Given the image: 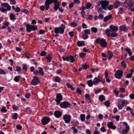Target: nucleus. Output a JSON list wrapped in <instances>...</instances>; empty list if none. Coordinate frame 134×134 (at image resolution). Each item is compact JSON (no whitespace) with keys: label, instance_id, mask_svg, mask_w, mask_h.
<instances>
[{"label":"nucleus","instance_id":"nucleus-1","mask_svg":"<svg viewBox=\"0 0 134 134\" xmlns=\"http://www.w3.org/2000/svg\"><path fill=\"white\" fill-rule=\"evenodd\" d=\"M95 42L97 44H100L102 47H105L107 46V42L104 38L99 37L96 40Z\"/></svg>","mask_w":134,"mask_h":134},{"label":"nucleus","instance_id":"nucleus-2","mask_svg":"<svg viewBox=\"0 0 134 134\" xmlns=\"http://www.w3.org/2000/svg\"><path fill=\"white\" fill-rule=\"evenodd\" d=\"M26 27V30L27 32L30 33L31 31H35L38 29L37 26L30 25L27 23L25 26Z\"/></svg>","mask_w":134,"mask_h":134},{"label":"nucleus","instance_id":"nucleus-3","mask_svg":"<svg viewBox=\"0 0 134 134\" xmlns=\"http://www.w3.org/2000/svg\"><path fill=\"white\" fill-rule=\"evenodd\" d=\"M40 82L39 78L37 76H34L33 77L31 84L32 85L35 86L38 85Z\"/></svg>","mask_w":134,"mask_h":134},{"label":"nucleus","instance_id":"nucleus-4","mask_svg":"<svg viewBox=\"0 0 134 134\" xmlns=\"http://www.w3.org/2000/svg\"><path fill=\"white\" fill-rule=\"evenodd\" d=\"M62 58L63 61L69 62L70 60V62L72 63L75 61L74 57L71 55H69V56H67L66 57L63 56L62 57Z\"/></svg>","mask_w":134,"mask_h":134},{"label":"nucleus","instance_id":"nucleus-5","mask_svg":"<svg viewBox=\"0 0 134 134\" xmlns=\"http://www.w3.org/2000/svg\"><path fill=\"white\" fill-rule=\"evenodd\" d=\"M57 1V0H46L45 1V10H48L49 8V5L53 3H55Z\"/></svg>","mask_w":134,"mask_h":134},{"label":"nucleus","instance_id":"nucleus-6","mask_svg":"<svg viewBox=\"0 0 134 134\" xmlns=\"http://www.w3.org/2000/svg\"><path fill=\"white\" fill-rule=\"evenodd\" d=\"M123 74V71L121 70H117L116 72L115 77L116 78L120 79L121 78Z\"/></svg>","mask_w":134,"mask_h":134},{"label":"nucleus","instance_id":"nucleus-7","mask_svg":"<svg viewBox=\"0 0 134 134\" xmlns=\"http://www.w3.org/2000/svg\"><path fill=\"white\" fill-rule=\"evenodd\" d=\"M55 33L56 34H58L59 33L60 34H63L64 31V30L62 27H55L54 28Z\"/></svg>","mask_w":134,"mask_h":134},{"label":"nucleus","instance_id":"nucleus-8","mask_svg":"<svg viewBox=\"0 0 134 134\" xmlns=\"http://www.w3.org/2000/svg\"><path fill=\"white\" fill-rule=\"evenodd\" d=\"M102 5L101 7L102 8L105 10H107V9L106 7H107L109 3V1H107L106 0H104V1H102Z\"/></svg>","mask_w":134,"mask_h":134},{"label":"nucleus","instance_id":"nucleus-9","mask_svg":"<svg viewBox=\"0 0 134 134\" xmlns=\"http://www.w3.org/2000/svg\"><path fill=\"white\" fill-rule=\"evenodd\" d=\"M50 118L46 116L43 117L41 120V122L43 125L47 124L50 121Z\"/></svg>","mask_w":134,"mask_h":134},{"label":"nucleus","instance_id":"nucleus-10","mask_svg":"<svg viewBox=\"0 0 134 134\" xmlns=\"http://www.w3.org/2000/svg\"><path fill=\"white\" fill-rule=\"evenodd\" d=\"M70 106L69 103L67 101H65L60 103V106L62 108H66Z\"/></svg>","mask_w":134,"mask_h":134},{"label":"nucleus","instance_id":"nucleus-11","mask_svg":"<svg viewBox=\"0 0 134 134\" xmlns=\"http://www.w3.org/2000/svg\"><path fill=\"white\" fill-rule=\"evenodd\" d=\"M71 118V116L67 114L65 115L63 117V119L64 120L65 122L66 123H69L70 122Z\"/></svg>","mask_w":134,"mask_h":134},{"label":"nucleus","instance_id":"nucleus-12","mask_svg":"<svg viewBox=\"0 0 134 134\" xmlns=\"http://www.w3.org/2000/svg\"><path fill=\"white\" fill-rule=\"evenodd\" d=\"M54 115L55 117L59 118L62 115V113L59 110H55L54 113Z\"/></svg>","mask_w":134,"mask_h":134},{"label":"nucleus","instance_id":"nucleus-13","mask_svg":"<svg viewBox=\"0 0 134 134\" xmlns=\"http://www.w3.org/2000/svg\"><path fill=\"white\" fill-rule=\"evenodd\" d=\"M60 3L58 1H57L55 3H54V9L56 11L59 8Z\"/></svg>","mask_w":134,"mask_h":134},{"label":"nucleus","instance_id":"nucleus-14","mask_svg":"<svg viewBox=\"0 0 134 134\" xmlns=\"http://www.w3.org/2000/svg\"><path fill=\"white\" fill-rule=\"evenodd\" d=\"M110 27L111 29V30L112 32H116L118 30V27L116 26H113V25H111L110 26Z\"/></svg>","mask_w":134,"mask_h":134},{"label":"nucleus","instance_id":"nucleus-15","mask_svg":"<svg viewBox=\"0 0 134 134\" xmlns=\"http://www.w3.org/2000/svg\"><path fill=\"white\" fill-rule=\"evenodd\" d=\"M134 4L133 0H127V4L130 7H132Z\"/></svg>","mask_w":134,"mask_h":134},{"label":"nucleus","instance_id":"nucleus-16","mask_svg":"<svg viewBox=\"0 0 134 134\" xmlns=\"http://www.w3.org/2000/svg\"><path fill=\"white\" fill-rule=\"evenodd\" d=\"M63 97L60 93H57L55 99L61 101L63 100Z\"/></svg>","mask_w":134,"mask_h":134},{"label":"nucleus","instance_id":"nucleus-17","mask_svg":"<svg viewBox=\"0 0 134 134\" xmlns=\"http://www.w3.org/2000/svg\"><path fill=\"white\" fill-rule=\"evenodd\" d=\"M24 111L27 114L30 115L31 114L32 109L29 107H27L24 109Z\"/></svg>","mask_w":134,"mask_h":134},{"label":"nucleus","instance_id":"nucleus-18","mask_svg":"<svg viewBox=\"0 0 134 134\" xmlns=\"http://www.w3.org/2000/svg\"><path fill=\"white\" fill-rule=\"evenodd\" d=\"M77 46L79 47L84 46L85 44L84 41H78L77 43Z\"/></svg>","mask_w":134,"mask_h":134},{"label":"nucleus","instance_id":"nucleus-19","mask_svg":"<svg viewBox=\"0 0 134 134\" xmlns=\"http://www.w3.org/2000/svg\"><path fill=\"white\" fill-rule=\"evenodd\" d=\"M120 30L126 32L127 30V29L126 27L124 25H122L120 26Z\"/></svg>","mask_w":134,"mask_h":134},{"label":"nucleus","instance_id":"nucleus-20","mask_svg":"<svg viewBox=\"0 0 134 134\" xmlns=\"http://www.w3.org/2000/svg\"><path fill=\"white\" fill-rule=\"evenodd\" d=\"M130 129V127H126L125 129L122 130L121 132L122 134H127Z\"/></svg>","mask_w":134,"mask_h":134},{"label":"nucleus","instance_id":"nucleus-21","mask_svg":"<svg viewBox=\"0 0 134 134\" xmlns=\"http://www.w3.org/2000/svg\"><path fill=\"white\" fill-rule=\"evenodd\" d=\"M112 18V14H110L109 15L106 16L104 19V21L105 22L107 21L109 19H111Z\"/></svg>","mask_w":134,"mask_h":134},{"label":"nucleus","instance_id":"nucleus-22","mask_svg":"<svg viewBox=\"0 0 134 134\" xmlns=\"http://www.w3.org/2000/svg\"><path fill=\"white\" fill-rule=\"evenodd\" d=\"M38 68L39 70L38 72L39 74L42 76H43L44 74V73L43 70V68H42L40 67H38Z\"/></svg>","mask_w":134,"mask_h":134},{"label":"nucleus","instance_id":"nucleus-23","mask_svg":"<svg viewBox=\"0 0 134 134\" xmlns=\"http://www.w3.org/2000/svg\"><path fill=\"white\" fill-rule=\"evenodd\" d=\"M9 18L12 20H14L16 19L15 15L13 13H11L10 14Z\"/></svg>","mask_w":134,"mask_h":134},{"label":"nucleus","instance_id":"nucleus-24","mask_svg":"<svg viewBox=\"0 0 134 134\" xmlns=\"http://www.w3.org/2000/svg\"><path fill=\"white\" fill-rule=\"evenodd\" d=\"M16 69L14 70V71H17L18 73L20 72L21 74H22V72L21 71V68L19 66H16Z\"/></svg>","mask_w":134,"mask_h":134},{"label":"nucleus","instance_id":"nucleus-25","mask_svg":"<svg viewBox=\"0 0 134 134\" xmlns=\"http://www.w3.org/2000/svg\"><path fill=\"white\" fill-rule=\"evenodd\" d=\"M120 5V1H116V2L114 4V7L115 8H117Z\"/></svg>","mask_w":134,"mask_h":134},{"label":"nucleus","instance_id":"nucleus-26","mask_svg":"<svg viewBox=\"0 0 134 134\" xmlns=\"http://www.w3.org/2000/svg\"><path fill=\"white\" fill-rule=\"evenodd\" d=\"M107 53L109 55V57H108V59L109 60H111L113 57V53L112 52L108 51Z\"/></svg>","mask_w":134,"mask_h":134},{"label":"nucleus","instance_id":"nucleus-27","mask_svg":"<svg viewBox=\"0 0 134 134\" xmlns=\"http://www.w3.org/2000/svg\"><path fill=\"white\" fill-rule=\"evenodd\" d=\"M99 99L101 102H102L105 100V97L103 95H100L99 96Z\"/></svg>","mask_w":134,"mask_h":134},{"label":"nucleus","instance_id":"nucleus-28","mask_svg":"<svg viewBox=\"0 0 134 134\" xmlns=\"http://www.w3.org/2000/svg\"><path fill=\"white\" fill-rule=\"evenodd\" d=\"M18 114L17 113H15L12 114V118L14 120H16L18 119Z\"/></svg>","mask_w":134,"mask_h":134},{"label":"nucleus","instance_id":"nucleus-29","mask_svg":"<svg viewBox=\"0 0 134 134\" xmlns=\"http://www.w3.org/2000/svg\"><path fill=\"white\" fill-rule=\"evenodd\" d=\"M87 83L88 86L90 87L92 86L93 83L92 80H90L87 81Z\"/></svg>","mask_w":134,"mask_h":134},{"label":"nucleus","instance_id":"nucleus-30","mask_svg":"<svg viewBox=\"0 0 134 134\" xmlns=\"http://www.w3.org/2000/svg\"><path fill=\"white\" fill-rule=\"evenodd\" d=\"M21 78L20 76H15L13 80L16 82H18L19 81Z\"/></svg>","mask_w":134,"mask_h":134},{"label":"nucleus","instance_id":"nucleus-31","mask_svg":"<svg viewBox=\"0 0 134 134\" xmlns=\"http://www.w3.org/2000/svg\"><path fill=\"white\" fill-rule=\"evenodd\" d=\"M81 120V121H83L85 120V114H81L80 115Z\"/></svg>","mask_w":134,"mask_h":134},{"label":"nucleus","instance_id":"nucleus-32","mask_svg":"<svg viewBox=\"0 0 134 134\" xmlns=\"http://www.w3.org/2000/svg\"><path fill=\"white\" fill-rule=\"evenodd\" d=\"M82 66L83 70H86L89 68V66L86 64H82Z\"/></svg>","mask_w":134,"mask_h":134},{"label":"nucleus","instance_id":"nucleus-33","mask_svg":"<svg viewBox=\"0 0 134 134\" xmlns=\"http://www.w3.org/2000/svg\"><path fill=\"white\" fill-rule=\"evenodd\" d=\"M91 30L92 32L96 33L98 31L97 29L95 27H92L91 28Z\"/></svg>","mask_w":134,"mask_h":134},{"label":"nucleus","instance_id":"nucleus-34","mask_svg":"<svg viewBox=\"0 0 134 134\" xmlns=\"http://www.w3.org/2000/svg\"><path fill=\"white\" fill-rule=\"evenodd\" d=\"M46 58L48 61L50 62H51V60L53 58V57L50 54L48 56H47L46 57Z\"/></svg>","mask_w":134,"mask_h":134},{"label":"nucleus","instance_id":"nucleus-35","mask_svg":"<svg viewBox=\"0 0 134 134\" xmlns=\"http://www.w3.org/2000/svg\"><path fill=\"white\" fill-rule=\"evenodd\" d=\"M112 118L113 119H115L116 120L118 121L119 120L120 116L119 115L117 116L114 115L112 116Z\"/></svg>","mask_w":134,"mask_h":134},{"label":"nucleus","instance_id":"nucleus-36","mask_svg":"<svg viewBox=\"0 0 134 134\" xmlns=\"http://www.w3.org/2000/svg\"><path fill=\"white\" fill-rule=\"evenodd\" d=\"M76 93L80 95L82 94L81 92L82 91L81 90L79 89V88H77L76 90Z\"/></svg>","mask_w":134,"mask_h":134},{"label":"nucleus","instance_id":"nucleus-37","mask_svg":"<svg viewBox=\"0 0 134 134\" xmlns=\"http://www.w3.org/2000/svg\"><path fill=\"white\" fill-rule=\"evenodd\" d=\"M92 6V4L89 2H88L87 3L86 5V7L87 9H89Z\"/></svg>","mask_w":134,"mask_h":134},{"label":"nucleus","instance_id":"nucleus-38","mask_svg":"<svg viewBox=\"0 0 134 134\" xmlns=\"http://www.w3.org/2000/svg\"><path fill=\"white\" fill-rule=\"evenodd\" d=\"M119 11L118 14L120 13L121 14H122L124 13V9L123 8L121 7L120 8H119Z\"/></svg>","mask_w":134,"mask_h":134},{"label":"nucleus","instance_id":"nucleus-39","mask_svg":"<svg viewBox=\"0 0 134 134\" xmlns=\"http://www.w3.org/2000/svg\"><path fill=\"white\" fill-rule=\"evenodd\" d=\"M85 97L86 99H88V100H90V98H91L90 95L87 93L85 94Z\"/></svg>","mask_w":134,"mask_h":134},{"label":"nucleus","instance_id":"nucleus-40","mask_svg":"<svg viewBox=\"0 0 134 134\" xmlns=\"http://www.w3.org/2000/svg\"><path fill=\"white\" fill-rule=\"evenodd\" d=\"M66 85L68 87L70 88L71 90H74V88L72 85H71L70 83H68L66 84Z\"/></svg>","mask_w":134,"mask_h":134},{"label":"nucleus","instance_id":"nucleus-41","mask_svg":"<svg viewBox=\"0 0 134 134\" xmlns=\"http://www.w3.org/2000/svg\"><path fill=\"white\" fill-rule=\"evenodd\" d=\"M82 36L84 40H86L89 37L88 35L85 33L83 34Z\"/></svg>","mask_w":134,"mask_h":134},{"label":"nucleus","instance_id":"nucleus-42","mask_svg":"<svg viewBox=\"0 0 134 134\" xmlns=\"http://www.w3.org/2000/svg\"><path fill=\"white\" fill-rule=\"evenodd\" d=\"M104 104L107 107H109L110 106V103L109 100H107L104 103Z\"/></svg>","mask_w":134,"mask_h":134},{"label":"nucleus","instance_id":"nucleus-43","mask_svg":"<svg viewBox=\"0 0 134 134\" xmlns=\"http://www.w3.org/2000/svg\"><path fill=\"white\" fill-rule=\"evenodd\" d=\"M114 7V5H113L111 4H110L109 5L107 6V7H106L109 10H112Z\"/></svg>","mask_w":134,"mask_h":134},{"label":"nucleus","instance_id":"nucleus-44","mask_svg":"<svg viewBox=\"0 0 134 134\" xmlns=\"http://www.w3.org/2000/svg\"><path fill=\"white\" fill-rule=\"evenodd\" d=\"M86 53L82 52L80 54L79 57L81 58H83L86 56Z\"/></svg>","mask_w":134,"mask_h":134},{"label":"nucleus","instance_id":"nucleus-45","mask_svg":"<svg viewBox=\"0 0 134 134\" xmlns=\"http://www.w3.org/2000/svg\"><path fill=\"white\" fill-rule=\"evenodd\" d=\"M113 124V122H109L107 124V126L110 129V127H111Z\"/></svg>","mask_w":134,"mask_h":134},{"label":"nucleus","instance_id":"nucleus-46","mask_svg":"<svg viewBox=\"0 0 134 134\" xmlns=\"http://www.w3.org/2000/svg\"><path fill=\"white\" fill-rule=\"evenodd\" d=\"M1 111L2 113H5L7 111V110L6 109V108L4 107H3L1 109Z\"/></svg>","mask_w":134,"mask_h":134},{"label":"nucleus","instance_id":"nucleus-47","mask_svg":"<svg viewBox=\"0 0 134 134\" xmlns=\"http://www.w3.org/2000/svg\"><path fill=\"white\" fill-rule=\"evenodd\" d=\"M121 65L124 67V68H126L127 67L126 64L125 62L124 61H123L121 62Z\"/></svg>","mask_w":134,"mask_h":134},{"label":"nucleus","instance_id":"nucleus-48","mask_svg":"<svg viewBox=\"0 0 134 134\" xmlns=\"http://www.w3.org/2000/svg\"><path fill=\"white\" fill-rule=\"evenodd\" d=\"M6 74L5 72L3 69H0V74L5 75Z\"/></svg>","mask_w":134,"mask_h":134},{"label":"nucleus","instance_id":"nucleus-49","mask_svg":"<svg viewBox=\"0 0 134 134\" xmlns=\"http://www.w3.org/2000/svg\"><path fill=\"white\" fill-rule=\"evenodd\" d=\"M55 82H59L60 81V79L58 76H57L55 77Z\"/></svg>","mask_w":134,"mask_h":134},{"label":"nucleus","instance_id":"nucleus-50","mask_svg":"<svg viewBox=\"0 0 134 134\" xmlns=\"http://www.w3.org/2000/svg\"><path fill=\"white\" fill-rule=\"evenodd\" d=\"M8 4V3H1V7L2 8H3V7H6Z\"/></svg>","mask_w":134,"mask_h":134},{"label":"nucleus","instance_id":"nucleus-51","mask_svg":"<svg viewBox=\"0 0 134 134\" xmlns=\"http://www.w3.org/2000/svg\"><path fill=\"white\" fill-rule=\"evenodd\" d=\"M95 81L96 82H97V84H98L99 82H100V79L96 77L94 78Z\"/></svg>","mask_w":134,"mask_h":134},{"label":"nucleus","instance_id":"nucleus-52","mask_svg":"<svg viewBox=\"0 0 134 134\" xmlns=\"http://www.w3.org/2000/svg\"><path fill=\"white\" fill-rule=\"evenodd\" d=\"M23 69L25 71H26L27 70V65L25 64H23Z\"/></svg>","mask_w":134,"mask_h":134},{"label":"nucleus","instance_id":"nucleus-53","mask_svg":"<svg viewBox=\"0 0 134 134\" xmlns=\"http://www.w3.org/2000/svg\"><path fill=\"white\" fill-rule=\"evenodd\" d=\"M118 35L117 33L112 32L110 36L113 37H115L118 36Z\"/></svg>","mask_w":134,"mask_h":134},{"label":"nucleus","instance_id":"nucleus-54","mask_svg":"<svg viewBox=\"0 0 134 134\" xmlns=\"http://www.w3.org/2000/svg\"><path fill=\"white\" fill-rule=\"evenodd\" d=\"M70 24L72 27H76L77 25V24L76 23H75L73 22L71 23Z\"/></svg>","mask_w":134,"mask_h":134},{"label":"nucleus","instance_id":"nucleus-55","mask_svg":"<svg viewBox=\"0 0 134 134\" xmlns=\"http://www.w3.org/2000/svg\"><path fill=\"white\" fill-rule=\"evenodd\" d=\"M101 131L103 132H106L107 130L105 129V127L103 126L100 129Z\"/></svg>","mask_w":134,"mask_h":134},{"label":"nucleus","instance_id":"nucleus-56","mask_svg":"<svg viewBox=\"0 0 134 134\" xmlns=\"http://www.w3.org/2000/svg\"><path fill=\"white\" fill-rule=\"evenodd\" d=\"M12 108L13 110H18V107L16 106L15 105H12Z\"/></svg>","mask_w":134,"mask_h":134},{"label":"nucleus","instance_id":"nucleus-57","mask_svg":"<svg viewBox=\"0 0 134 134\" xmlns=\"http://www.w3.org/2000/svg\"><path fill=\"white\" fill-rule=\"evenodd\" d=\"M46 53L45 51H42L41 52L40 55L41 56H44L46 55Z\"/></svg>","mask_w":134,"mask_h":134},{"label":"nucleus","instance_id":"nucleus-58","mask_svg":"<svg viewBox=\"0 0 134 134\" xmlns=\"http://www.w3.org/2000/svg\"><path fill=\"white\" fill-rule=\"evenodd\" d=\"M84 33L86 34H90V31L89 29H86L84 30Z\"/></svg>","mask_w":134,"mask_h":134},{"label":"nucleus","instance_id":"nucleus-59","mask_svg":"<svg viewBox=\"0 0 134 134\" xmlns=\"http://www.w3.org/2000/svg\"><path fill=\"white\" fill-rule=\"evenodd\" d=\"M40 9L41 10V11H44V10L45 9L46 7L45 6L44 7L43 5H41L40 7Z\"/></svg>","mask_w":134,"mask_h":134},{"label":"nucleus","instance_id":"nucleus-60","mask_svg":"<svg viewBox=\"0 0 134 134\" xmlns=\"http://www.w3.org/2000/svg\"><path fill=\"white\" fill-rule=\"evenodd\" d=\"M113 92L116 96H118V95L119 94V92L118 91L116 90V89H115L113 91Z\"/></svg>","mask_w":134,"mask_h":134},{"label":"nucleus","instance_id":"nucleus-61","mask_svg":"<svg viewBox=\"0 0 134 134\" xmlns=\"http://www.w3.org/2000/svg\"><path fill=\"white\" fill-rule=\"evenodd\" d=\"M16 128L18 129L21 130L22 129V127L20 125H18L16 126Z\"/></svg>","mask_w":134,"mask_h":134},{"label":"nucleus","instance_id":"nucleus-62","mask_svg":"<svg viewBox=\"0 0 134 134\" xmlns=\"http://www.w3.org/2000/svg\"><path fill=\"white\" fill-rule=\"evenodd\" d=\"M10 4H11L15 5L16 4V1L15 0H10Z\"/></svg>","mask_w":134,"mask_h":134},{"label":"nucleus","instance_id":"nucleus-63","mask_svg":"<svg viewBox=\"0 0 134 134\" xmlns=\"http://www.w3.org/2000/svg\"><path fill=\"white\" fill-rule=\"evenodd\" d=\"M20 8L19 7H17L15 8V11L17 12H19L21 11Z\"/></svg>","mask_w":134,"mask_h":134},{"label":"nucleus","instance_id":"nucleus-64","mask_svg":"<svg viewBox=\"0 0 134 134\" xmlns=\"http://www.w3.org/2000/svg\"><path fill=\"white\" fill-rule=\"evenodd\" d=\"M132 75L131 73H129L126 75V77L127 78H130L132 77Z\"/></svg>","mask_w":134,"mask_h":134}]
</instances>
